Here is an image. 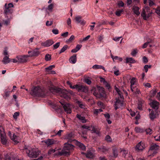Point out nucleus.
I'll return each mask as SVG.
<instances>
[{"label": "nucleus", "instance_id": "nucleus-11", "mask_svg": "<svg viewBox=\"0 0 160 160\" xmlns=\"http://www.w3.org/2000/svg\"><path fill=\"white\" fill-rule=\"evenodd\" d=\"M95 154V150L92 149L88 150L87 151V153L86 155L87 158H92L94 156Z\"/></svg>", "mask_w": 160, "mask_h": 160}, {"label": "nucleus", "instance_id": "nucleus-41", "mask_svg": "<svg viewBox=\"0 0 160 160\" xmlns=\"http://www.w3.org/2000/svg\"><path fill=\"white\" fill-rule=\"evenodd\" d=\"M55 67L54 65H50L48 67L45 68L46 71L49 73V72L52 70L53 68H54Z\"/></svg>", "mask_w": 160, "mask_h": 160}, {"label": "nucleus", "instance_id": "nucleus-33", "mask_svg": "<svg viewBox=\"0 0 160 160\" xmlns=\"http://www.w3.org/2000/svg\"><path fill=\"white\" fill-rule=\"evenodd\" d=\"M149 116L150 119L152 120H153L156 118V114L154 113L153 111H151Z\"/></svg>", "mask_w": 160, "mask_h": 160}, {"label": "nucleus", "instance_id": "nucleus-47", "mask_svg": "<svg viewBox=\"0 0 160 160\" xmlns=\"http://www.w3.org/2000/svg\"><path fill=\"white\" fill-rule=\"evenodd\" d=\"M145 131L147 134H151L152 132V130L150 128L146 129L145 130Z\"/></svg>", "mask_w": 160, "mask_h": 160}, {"label": "nucleus", "instance_id": "nucleus-29", "mask_svg": "<svg viewBox=\"0 0 160 160\" xmlns=\"http://www.w3.org/2000/svg\"><path fill=\"white\" fill-rule=\"evenodd\" d=\"M100 152H103L104 153H106L108 151V149L104 147H102L98 148Z\"/></svg>", "mask_w": 160, "mask_h": 160}, {"label": "nucleus", "instance_id": "nucleus-45", "mask_svg": "<svg viewBox=\"0 0 160 160\" xmlns=\"http://www.w3.org/2000/svg\"><path fill=\"white\" fill-rule=\"evenodd\" d=\"M53 4H51L48 5L47 9L49 11L51 12L52 11V9L53 8Z\"/></svg>", "mask_w": 160, "mask_h": 160}, {"label": "nucleus", "instance_id": "nucleus-38", "mask_svg": "<svg viewBox=\"0 0 160 160\" xmlns=\"http://www.w3.org/2000/svg\"><path fill=\"white\" fill-rule=\"evenodd\" d=\"M77 103L78 104L79 106L82 108L85 109V105L82 102L79 101H78L77 102Z\"/></svg>", "mask_w": 160, "mask_h": 160}, {"label": "nucleus", "instance_id": "nucleus-20", "mask_svg": "<svg viewBox=\"0 0 160 160\" xmlns=\"http://www.w3.org/2000/svg\"><path fill=\"white\" fill-rule=\"evenodd\" d=\"M88 91V89L87 87L82 85H79L78 91H82L85 92H87Z\"/></svg>", "mask_w": 160, "mask_h": 160}, {"label": "nucleus", "instance_id": "nucleus-46", "mask_svg": "<svg viewBox=\"0 0 160 160\" xmlns=\"http://www.w3.org/2000/svg\"><path fill=\"white\" fill-rule=\"evenodd\" d=\"M51 59V56L49 54H47L45 57V59L46 61H50Z\"/></svg>", "mask_w": 160, "mask_h": 160}, {"label": "nucleus", "instance_id": "nucleus-26", "mask_svg": "<svg viewBox=\"0 0 160 160\" xmlns=\"http://www.w3.org/2000/svg\"><path fill=\"white\" fill-rule=\"evenodd\" d=\"M10 61L9 60V56H5L3 58L2 61L3 63L5 64H7L10 62Z\"/></svg>", "mask_w": 160, "mask_h": 160}, {"label": "nucleus", "instance_id": "nucleus-12", "mask_svg": "<svg viewBox=\"0 0 160 160\" xmlns=\"http://www.w3.org/2000/svg\"><path fill=\"white\" fill-rule=\"evenodd\" d=\"M145 146L144 143L142 142H140L136 145L135 149L137 151H142L145 148Z\"/></svg>", "mask_w": 160, "mask_h": 160}, {"label": "nucleus", "instance_id": "nucleus-40", "mask_svg": "<svg viewBox=\"0 0 160 160\" xmlns=\"http://www.w3.org/2000/svg\"><path fill=\"white\" fill-rule=\"evenodd\" d=\"M73 133L72 132L67 133L65 136V138L66 139H70L73 137Z\"/></svg>", "mask_w": 160, "mask_h": 160}, {"label": "nucleus", "instance_id": "nucleus-37", "mask_svg": "<svg viewBox=\"0 0 160 160\" xmlns=\"http://www.w3.org/2000/svg\"><path fill=\"white\" fill-rule=\"evenodd\" d=\"M92 127V132L96 133L97 135H99L100 134V132L99 130H97L96 128L94 126Z\"/></svg>", "mask_w": 160, "mask_h": 160}, {"label": "nucleus", "instance_id": "nucleus-17", "mask_svg": "<svg viewBox=\"0 0 160 160\" xmlns=\"http://www.w3.org/2000/svg\"><path fill=\"white\" fill-rule=\"evenodd\" d=\"M150 104L152 108L157 109L158 108L159 103L157 101H153L150 103Z\"/></svg>", "mask_w": 160, "mask_h": 160}, {"label": "nucleus", "instance_id": "nucleus-10", "mask_svg": "<svg viewBox=\"0 0 160 160\" xmlns=\"http://www.w3.org/2000/svg\"><path fill=\"white\" fill-rule=\"evenodd\" d=\"M75 20L78 24H80L81 25L84 26L86 23V21L82 19V17L80 16H78L75 18Z\"/></svg>", "mask_w": 160, "mask_h": 160}, {"label": "nucleus", "instance_id": "nucleus-9", "mask_svg": "<svg viewBox=\"0 0 160 160\" xmlns=\"http://www.w3.org/2000/svg\"><path fill=\"white\" fill-rule=\"evenodd\" d=\"M29 56L28 55L24 56H19L16 57V58L18 60L19 62H24L28 60V57Z\"/></svg>", "mask_w": 160, "mask_h": 160}, {"label": "nucleus", "instance_id": "nucleus-25", "mask_svg": "<svg viewBox=\"0 0 160 160\" xmlns=\"http://www.w3.org/2000/svg\"><path fill=\"white\" fill-rule=\"evenodd\" d=\"M69 62L72 64L75 63L77 61L76 55H73L71 56L69 60Z\"/></svg>", "mask_w": 160, "mask_h": 160}, {"label": "nucleus", "instance_id": "nucleus-53", "mask_svg": "<svg viewBox=\"0 0 160 160\" xmlns=\"http://www.w3.org/2000/svg\"><path fill=\"white\" fill-rule=\"evenodd\" d=\"M8 48L7 47H5L4 48V50L3 52V55L5 56H9L8 54V52L7 51Z\"/></svg>", "mask_w": 160, "mask_h": 160}, {"label": "nucleus", "instance_id": "nucleus-56", "mask_svg": "<svg viewBox=\"0 0 160 160\" xmlns=\"http://www.w3.org/2000/svg\"><path fill=\"white\" fill-rule=\"evenodd\" d=\"M105 139L107 141L111 142L112 141V139L111 137L109 135H107L105 138Z\"/></svg>", "mask_w": 160, "mask_h": 160}, {"label": "nucleus", "instance_id": "nucleus-60", "mask_svg": "<svg viewBox=\"0 0 160 160\" xmlns=\"http://www.w3.org/2000/svg\"><path fill=\"white\" fill-rule=\"evenodd\" d=\"M135 89H134V91H133L134 93H135L136 94H139L140 93V92L139 90L137 89V88H136V87L135 88Z\"/></svg>", "mask_w": 160, "mask_h": 160}, {"label": "nucleus", "instance_id": "nucleus-6", "mask_svg": "<svg viewBox=\"0 0 160 160\" xmlns=\"http://www.w3.org/2000/svg\"><path fill=\"white\" fill-rule=\"evenodd\" d=\"M159 148V146L157 144L152 145L149 150L148 154L150 156H153L158 152Z\"/></svg>", "mask_w": 160, "mask_h": 160}, {"label": "nucleus", "instance_id": "nucleus-63", "mask_svg": "<svg viewBox=\"0 0 160 160\" xmlns=\"http://www.w3.org/2000/svg\"><path fill=\"white\" fill-rule=\"evenodd\" d=\"M52 32L55 34H57L58 33V30L57 29H54L52 30Z\"/></svg>", "mask_w": 160, "mask_h": 160}, {"label": "nucleus", "instance_id": "nucleus-16", "mask_svg": "<svg viewBox=\"0 0 160 160\" xmlns=\"http://www.w3.org/2000/svg\"><path fill=\"white\" fill-rule=\"evenodd\" d=\"M98 94L100 96V98L105 96V91L103 88L99 87L98 88Z\"/></svg>", "mask_w": 160, "mask_h": 160}, {"label": "nucleus", "instance_id": "nucleus-61", "mask_svg": "<svg viewBox=\"0 0 160 160\" xmlns=\"http://www.w3.org/2000/svg\"><path fill=\"white\" fill-rule=\"evenodd\" d=\"M9 96V92L8 91L5 92V95L3 96V97L6 98L8 97Z\"/></svg>", "mask_w": 160, "mask_h": 160}, {"label": "nucleus", "instance_id": "nucleus-58", "mask_svg": "<svg viewBox=\"0 0 160 160\" xmlns=\"http://www.w3.org/2000/svg\"><path fill=\"white\" fill-rule=\"evenodd\" d=\"M56 151L55 149H51L48 151V155H50L55 152Z\"/></svg>", "mask_w": 160, "mask_h": 160}, {"label": "nucleus", "instance_id": "nucleus-50", "mask_svg": "<svg viewBox=\"0 0 160 160\" xmlns=\"http://www.w3.org/2000/svg\"><path fill=\"white\" fill-rule=\"evenodd\" d=\"M155 12L158 16H160V7H158L156 8Z\"/></svg>", "mask_w": 160, "mask_h": 160}, {"label": "nucleus", "instance_id": "nucleus-64", "mask_svg": "<svg viewBox=\"0 0 160 160\" xmlns=\"http://www.w3.org/2000/svg\"><path fill=\"white\" fill-rule=\"evenodd\" d=\"M104 84L105 85L106 88H107L108 89H109L111 88V86L110 84L107 82H105V83Z\"/></svg>", "mask_w": 160, "mask_h": 160}, {"label": "nucleus", "instance_id": "nucleus-39", "mask_svg": "<svg viewBox=\"0 0 160 160\" xmlns=\"http://www.w3.org/2000/svg\"><path fill=\"white\" fill-rule=\"evenodd\" d=\"M114 157L116 158L118 156V151L116 148H114L112 149Z\"/></svg>", "mask_w": 160, "mask_h": 160}, {"label": "nucleus", "instance_id": "nucleus-44", "mask_svg": "<svg viewBox=\"0 0 160 160\" xmlns=\"http://www.w3.org/2000/svg\"><path fill=\"white\" fill-rule=\"evenodd\" d=\"M123 11L122 9L121 10L118 9L116 12V15L118 16H119Z\"/></svg>", "mask_w": 160, "mask_h": 160}, {"label": "nucleus", "instance_id": "nucleus-24", "mask_svg": "<svg viewBox=\"0 0 160 160\" xmlns=\"http://www.w3.org/2000/svg\"><path fill=\"white\" fill-rule=\"evenodd\" d=\"M5 9L4 11V13L6 15L8 14L9 13H11L12 11L11 9L8 8L7 4L6 3L5 5Z\"/></svg>", "mask_w": 160, "mask_h": 160}, {"label": "nucleus", "instance_id": "nucleus-5", "mask_svg": "<svg viewBox=\"0 0 160 160\" xmlns=\"http://www.w3.org/2000/svg\"><path fill=\"white\" fill-rule=\"evenodd\" d=\"M151 14V12L149 11V7H147L143 9L141 15L144 19L146 20L150 16Z\"/></svg>", "mask_w": 160, "mask_h": 160}, {"label": "nucleus", "instance_id": "nucleus-54", "mask_svg": "<svg viewBox=\"0 0 160 160\" xmlns=\"http://www.w3.org/2000/svg\"><path fill=\"white\" fill-rule=\"evenodd\" d=\"M137 49H135L131 53V55L133 56H135L137 53Z\"/></svg>", "mask_w": 160, "mask_h": 160}, {"label": "nucleus", "instance_id": "nucleus-1", "mask_svg": "<svg viewBox=\"0 0 160 160\" xmlns=\"http://www.w3.org/2000/svg\"><path fill=\"white\" fill-rule=\"evenodd\" d=\"M74 147L72 144L66 143L62 150L61 151L59 150L60 149H58V152L56 153V155H69L71 151L72 150L74 149Z\"/></svg>", "mask_w": 160, "mask_h": 160}, {"label": "nucleus", "instance_id": "nucleus-3", "mask_svg": "<svg viewBox=\"0 0 160 160\" xmlns=\"http://www.w3.org/2000/svg\"><path fill=\"white\" fill-rule=\"evenodd\" d=\"M50 91L53 93L55 92L59 93L61 97L68 100L70 99V94L66 90H62L59 88H51L50 89Z\"/></svg>", "mask_w": 160, "mask_h": 160}, {"label": "nucleus", "instance_id": "nucleus-35", "mask_svg": "<svg viewBox=\"0 0 160 160\" xmlns=\"http://www.w3.org/2000/svg\"><path fill=\"white\" fill-rule=\"evenodd\" d=\"M135 131L137 133H141L144 132V130L138 127H136L135 128Z\"/></svg>", "mask_w": 160, "mask_h": 160}, {"label": "nucleus", "instance_id": "nucleus-14", "mask_svg": "<svg viewBox=\"0 0 160 160\" xmlns=\"http://www.w3.org/2000/svg\"><path fill=\"white\" fill-rule=\"evenodd\" d=\"M54 43V42L52 40L49 39L48 40L45 42H42L41 45L42 46L48 47L52 45Z\"/></svg>", "mask_w": 160, "mask_h": 160}, {"label": "nucleus", "instance_id": "nucleus-55", "mask_svg": "<svg viewBox=\"0 0 160 160\" xmlns=\"http://www.w3.org/2000/svg\"><path fill=\"white\" fill-rule=\"evenodd\" d=\"M60 42H58L53 45V48L54 49H57L60 46Z\"/></svg>", "mask_w": 160, "mask_h": 160}, {"label": "nucleus", "instance_id": "nucleus-18", "mask_svg": "<svg viewBox=\"0 0 160 160\" xmlns=\"http://www.w3.org/2000/svg\"><path fill=\"white\" fill-rule=\"evenodd\" d=\"M28 53L29 54V56H28L29 57L37 56L39 54V51L37 49L34 50L32 51H28Z\"/></svg>", "mask_w": 160, "mask_h": 160}, {"label": "nucleus", "instance_id": "nucleus-42", "mask_svg": "<svg viewBox=\"0 0 160 160\" xmlns=\"http://www.w3.org/2000/svg\"><path fill=\"white\" fill-rule=\"evenodd\" d=\"M68 47V46L67 45H64L60 50V52H59V54H60L64 52L67 49Z\"/></svg>", "mask_w": 160, "mask_h": 160}, {"label": "nucleus", "instance_id": "nucleus-19", "mask_svg": "<svg viewBox=\"0 0 160 160\" xmlns=\"http://www.w3.org/2000/svg\"><path fill=\"white\" fill-rule=\"evenodd\" d=\"M91 92L97 98H100V96L98 93V89H96L94 88H92L91 90Z\"/></svg>", "mask_w": 160, "mask_h": 160}, {"label": "nucleus", "instance_id": "nucleus-32", "mask_svg": "<svg viewBox=\"0 0 160 160\" xmlns=\"http://www.w3.org/2000/svg\"><path fill=\"white\" fill-rule=\"evenodd\" d=\"M135 62V61L132 58H126V62L127 63H134Z\"/></svg>", "mask_w": 160, "mask_h": 160}, {"label": "nucleus", "instance_id": "nucleus-8", "mask_svg": "<svg viewBox=\"0 0 160 160\" xmlns=\"http://www.w3.org/2000/svg\"><path fill=\"white\" fill-rule=\"evenodd\" d=\"M131 90L132 92L134 91V89L137 86L138 83V80L135 78H132L130 81Z\"/></svg>", "mask_w": 160, "mask_h": 160}, {"label": "nucleus", "instance_id": "nucleus-31", "mask_svg": "<svg viewBox=\"0 0 160 160\" xmlns=\"http://www.w3.org/2000/svg\"><path fill=\"white\" fill-rule=\"evenodd\" d=\"M110 52L111 53V57L112 58V59L113 61H114V60H118L119 61H121V62L122 61V58H121V57H118V56H113L112 54L111 50H110Z\"/></svg>", "mask_w": 160, "mask_h": 160}, {"label": "nucleus", "instance_id": "nucleus-15", "mask_svg": "<svg viewBox=\"0 0 160 160\" xmlns=\"http://www.w3.org/2000/svg\"><path fill=\"white\" fill-rule=\"evenodd\" d=\"M123 105V102L122 101L119 100V99L116 100V102L114 104L115 109L116 110L118 108L122 106Z\"/></svg>", "mask_w": 160, "mask_h": 160}, {"label": "nucleus", "instance_id": "nucleus-49", "mask_svg": "<svg viewBox=\"0 0 160 160\" xmlns=\"http://www.w3.org/2000/svg\"><path fill=\"white\" fill-rule=\"evenodd\" d=\"M79 85H76L74 86L72 85L71 86L70 88L72 89H76L78 91Z\"/></svg>", "mask_w": 160, "mask_h": 160}, {"label": "nucleus", "instance_id": "nucleus-30", "mask_svg": "<svg viewBox=\"0 0 160 160\" xmlns=\"http://www.w3.org/2000/svg\"><path fill=\"white\" fill-rule=\"evenodd\" d=\"M93 126H94L92 125L90 126L84 125L82 126V127L83 129H85L87 130H88L92 131V127H93Z\"/></svg>", "mask_w": 160, "mask_h": 160}, {"label": "nucleus", "instance_id": "nucleus-28", "mask_svg": "<svg viewBox=\"0 0 160 160\" xmlns=\"http://www.w3.org/2000/svg\"><path fill=\"white\" fill-rule=\"evenodd\" d=\"M77 145L79 146V147L82 150H85L86 148V147L84 144L79 142H76Z\"/></svg>", "mask_w": 160, "mask_h": 160}, {"label": "nucleus", "instance_id": "nucleus-23", "mask_svg": "<svg viewBox=\"0 0 160 160\" xmlns=\"http://www.w3.org/2000/svg\"><path fill=\"white\" fill-rule=\"evenodd\" d=\"M139 10V8L136 6H134L132 8V11L135 14L137 15H138L140 14Z\"/></svg>", "mask_w": 160, "mask_h": 160}, {"label": "nucleus", "instance_id": "nucleus-59", "mask_svg": "<svg viewBox=\"0 0 160 160\" xmlns=\"http://www.w3.org/2000/svg\"><path fill=\"white\" fill-rule=\"evenodd\" d=\"M150 96L151 97L154 96L156 94V91L155 90L151 91L150 92Z\"/></svg>", "mask_w": 160, "mask_h": 160}, {"label": "nucleus", "instance_id": "nucleus-51", "mask_svg": "<svg viewBox=\"0 0 160 160\" xmlns=\"http://www.w3.org/2000/svg\"><path fill=\"white\" fill-rule=\"evenodd\" d=\"M102 111L101 109H96L94 110V114H98V113L102 112Z\"/></svg>", "mask_w": 160, "mask_h": 160}, {"label": "nucleus", "instance_id": "nucleus-57", "mask_svg": "<svg viewBox=\"0 0 160 160\" xmlns=\"http://www.w3.org/2000/svg\"><path fill=\"white\" fill-rule=\"evenodd\" d=\"M67 22L68 25L69 26V27L70 28H71L72 26H71V19L70 18H68L67 21Z\"/></svg>", "mask_w": 160, "mask_h": 160}, {"label": "nucleus", "instance_id": "nucleus-4", "mask_svg": "<svg viewBox=\"0 0 160 160\" xmlns=\"http://www.w3.org/2000/svg\"><path fill=\"white\" fill-rule=\"evenodd\" d=\"M28 156L31 158H36L39 155L40 152L36 149H32L31 150L25 148Z\"/></svg>", "mask_w": 160, "mask_h": 160}, {"label": "nucleus", "instance_id": "nucleus-62", "mask_svg": "<svg viewBox=\"0 0 160 160\" xmlns=\"http://www.w3.org/2000/svg\"><path fill=\"white\" fill-rule=\"evenodd\" d=\"M74 38V36L73 35H72L70 38L67 40L66 42H70L72 41Z\"/></svg>", "mask_w": 160, "mask_h": 160}, {"label": "nucleus", "instance_id": "nucleus-27", "mask_svg": "<svg viewBox=\"0 0 160 160\" xmlns=\"http://www.w3.org/2000/svg\"><path fill=\"white\" fill-rule=\"evenodd\" d=\"M10 138L15 143H17L19 142L18 141L17 137L16 135L13 134L12 135V134L10 135Z\"/></svg>", "mask_w": 160, "mask_h": 160}, {"label": "nucleus", "instance_id": "nucleus-7", "mask_svg": "<svg viewBox=\"0 0 160 160\" xmlns=\"http://www.w3.org/2000/svg\"><path fill=\"white\" fill-rule=\"evenodd\" d=\"M62 105L63 106V107L64 111L67 113L70 114L72 112V106L68 103H66L64 102H62L61 101H59Z\"/></svg>", "mask_w": 160, "mask_h": 160}, {"label": "nucleus", "instance_id": "nucleus-34", "mask_svg": "<svg viewBox=\"0 0 160 160\" xmlns=\"http://www.w3.org/2000/svg\"><path fill=\"white\" fill-rule=\"evenodd\" d=\"M92 68L95 69H98L100 68H102L103 70L105 71V68L103 66L101 65H95L92 66Z\"/></svg>", "mask_w": 160, "mask_h": 160}, {"label": "nucleus", "instance_id": "nucleus-13", "mask_svg": "<svg viewBox=\"0 0 160 160\" xmlns=\"http://www.w3.org/2000/svg\"><path fill=\"white\" fill-rule=\"evenodd\" d=\"M1 139L2 143L3 144H6L7 143V140L5 132L4 131L1 132Z\"/></svg>", "mask_w": 160, "mask_h": 160}, {"label": "nucleus", "instance_id": "nucleus-36", "mask_svg": "<svg viewBox=\"0 0 160 160\" xmlns=\"http://www.w3.org/2000/svg\"><path fill=\"white\" fill-rule=\"evenodd\" d=\"M115 89L117 92L118 93V95H119L120 97L122 99L123 98V96L122 93L121 92V91L119 90V89L118 88L116 87V86L115 87Z\"/></svg>", "mask_w": 160, "mask_h": 160}, {"label": "nucleus", "instance_id": "nucleus-43", "mask_svg": "<svg viewBox=\"0 0 160 160\" xmlns=\"http://www.w3.org/2000/svg\"><path fill=\"white\" fill-rule=\"evenodd\" d=\"M121 153H122V156L123 157H125L126 155L128 153V151L127 150H122L121 151Z\"/></svg>", "mask_w": 160, "mask_h": 160}, {"label": "nucleus", "instance_id": "nucleus-52", "mask_svg": "<svg viewBox=\"0 0 160 160\" xmlns=\"http://www.w3.org/2000/svg\"><path fill=\"white\" fill-rule=\"evenodd\" d=\"M151 67V66L150 65L148 66V65H145L144 67V68L145 70V72H147L148 70V68H150Z\"/></svg>", "mask_w": 160, "mask_h": 160}, {"label": "nucleus", "instance_id": "nucleus-48", "mask_svg": "<svg viewBox=\"0 0 160 160\" xmlns=\"http://www.w3.org/2000/svg\"><path fill=\"white\" fill-rule=\"evenodd\" d=\"M19 115V112H15L13 115V117L15 119H16L18 117Z\"/></svg>", "mask_w": 160, "mask_h": 160}, {"label": "nucleus", "instance_id": "nucleus-22", "mask_svg": "<svg viewBox=\"0 0 160 160\" xmlns=\"http://www.w3.org/2000/svg\"><path fill=\"white\" fill-rule=\"evenodd\" d=\"M56 141H55L53 139H48L45 142V143L48 146L52 145L55 143Z\"/></svg>", "mask_w": 160, "mask_h": 160}, {"label": "nucleus", "instance_id": "nucleus-2", "mask_svg": "<svg viewBox=\"0 0 160 160\" xmlns=\"http://www.w3.org/2000/svg\"><path fill=\"white\" fill-rule=\"evenodd\" d=\"M46 92L44 88L37 86L34 87L32 89L30 94L33 96L44 97L46 96Z\"/></svg>", "mask_w": 160, "mask_h": 160}, {"label": "nucleus", "instance_id": "nucleus-21", "mask_svg": "<svg viewBox=\"0 0 160 160\" xmlns=\"http://www.w3.org/2000/svg\"><path fill=\"white\" fill-rule=\"evenodd\" d=\"M77 118L80 120L82 123H86L87 120L85 119V118L82 116L80 114H77L76 116Z\"/></svg>", "mask_w": 160, "mask_h": 160}]
</instances>
